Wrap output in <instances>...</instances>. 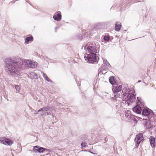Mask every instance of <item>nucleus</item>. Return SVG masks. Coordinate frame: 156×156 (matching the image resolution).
Wrapping results in <instances>:
<instances>
[{
  "label": "nucleus",
  "mask_w": 156,
  "mask_h": 156,
  "mask_svg": "<svg viewBox=\"0 0 156 156\" xmlns=\"http://www.w3.org/2000/svg\"><path fill=\"white\" fill-rule=\"evenodd\" d=\"M85 60L90 63H97L99 58L97 56L96 54L89 53L84 56Z\"/></svg>",
  "instance_id": "nucleus-3"
},
{
  "label": "nucleus",
  "mask_w": 156,
  "mask_h": 156,
  "mask_svg": "<svg viewBox=\"0 0 156 156\" xmlns=\"http://www.w3.org/2000/svg\"><path fill=\"white\" fill-rule=\"evenodd\" d=\"M144 140L143 135L141 133H140L136 136L135 139V141L136 143V145L138 146L140 142Z\"/></svg>",
  "instance_id": "nucleus-10"
},
{
  "label": "nucleus",
  "mask_w": 156,
  "mask_h": 156,
  "mask_svg": "<svg viewBox=\"0 0 156 156\" xmlns=\"http://www.w3.org/2000/svg\"><path fill=\"white\" fill-rule=\"evenodd\" d=\"M126 98H127L126 100V105H127L126 106H129V103H131L133 102L135 99V96L133 94L129 93V94L127 95Z\"/></svg>",
  "instance_id": "nucleus-6"
},
{
  "label": "nucleus",
  "mask_w": 156,
  "mask_h": 156,
  "mask_svg": "<svg viewBox=\"0 0 156 156\" xmlns=\"http://www.w3.org/2000/svg\"><path fill=\"white\" fill-rule=\"evenodd\" d=\"M121 27V23L119 22H117L116 23L115 26V30L116 31H119Z\"/></svg>",
  "instance_id": "nucleus-17"
},
{
  "label": "nucleus",
  "mask_w": 156,
  "mask_h": 156,
  "mask_svg": "<svg viewBox=\"0 0 156 156\" xmlns=\"http://www.w3.org/2000/svg\"><path fill=\"white\" fill-rule=\"evenodd\" d=\"M115 85H117L116 83L114 85H113V88H112V91L115 94L121 91L122 88V86L121 85H117L116 86Z\"/></svg>",
  "instance_id": "nucleus-12"
},
{
  "label": "nucleus",
  "mask_w": 156,
  "mask_h": 156,
  "mask_svg": "<svg viewBox=\"0 0 156 156\" xmlns=\"http://www.w3.org/2000/svg\"><path fill=\"white\" fill-rule=\"evenodd\" d=\"M139 1H137V2H139ZM140 2H141L140 1Z\"/></svg>",
  "instance_id": "nucleus-35"
},
{
  "label": "nucleus",
  "mask_w": 156,
  "mask_h": 156,
  "mask_svg": "<svg viewBox=\"0 0 156 156\" xmlns=\"http://www.w3.org/2000/svg\"><path fill=\"white\" fill-rule=\"evenodd\" d=\"M100 47V45L97 42H89L84 48L87 53L96 54L99 50Z\"/></svg>",
  "instance_id": "nucleus-2"
},
{
  "label": "nucleus",
  "mask_w": 156,
  "mask_h": 156,
  "mask_svg": "<svg viewBox=\"0 0 156 156\" xmlns=\"http://www.w3.org/2000/svg\"><path fill=\"white\" fill-rule=\"evenodd\" d=\"M41 73L43 75V77L44 79L46 77H46L47 76V75L45 74L44 73H43V72H41Z\"/></svg>",
  "instance_id": "nucleus-29"
},
{
  "label": "nucleus",
  "mask_w": 156,
  "mask_h": 156,
  "mask_svg": "<svg viewBox=\"0 0 156 156\" xmlns=\"http://www.w3.org/2000/svg\"><path fill=\"white\" fill-rule=\"evenodd\" d=\"M103 64L101 66V69L106 70L110 69L111 66L107 60H103Z\"/></svg>",
  "instance_id": "nucleus-8"
},
{
  "label": "nucleus",
  "mask_w": 156,
  "mask_h": 156,
  "mask_svg": "<svg viewBox=\"0 0 156 156\" xmlns=\"http://www.w3.org/2000/svg\"><path fill=\"white\" fill-rule=\"evenodd\" d=\"M109 81L112 85L116 83V82L114 76H111L109 78Z\"/></svg>",
  "instance_id": "nucleus-22"
},
{
  "label": "nucleus",
  "mask_w": 156,
  "mask_h": 156,
  "mask_svg": "<svg viewBox=\"0 0 156 156\" xmlns=\"http://www.w3.org/2000/svg\"><path fill=\"white\" fill-rule=\"evenodd\" d=\"M120 95L119 94H118V93H116L115 94L114 93L113 97L111 98V100L113 101H117V98H120Z\"/></svg>",
  "instance_id": "nucleus-18"
},
{
  "label": "nucleus",
  "mask_w": 156,
  "mask_h": 156,
  "mask_svg": "<svg viewBox=\"0 0 156 156\" xmlns=\"http://www.w3.org/2000/svg\"><path fill=\"white\" fill-rule=\"evenodd\" d=\"M4 63L5 71L9 76L19 75V70L23 63L27 67L32 68H34L35 65L30 59H25L22 62L21 59H15L10 57L5 58Z\"/></svg>",
  "instance_id": "nucleus-1"
},
{
  "label": "nucleus",
  "mask_w": 156,
  "mask_h": 156,
  "mask_svg": "<svg viewBox=\"0 0 156 156\" xmlns=\"http://www.w3.org/2000/svg\"><path fill=\"white\" fill-rule=\"evenodd\" d=\"M25 44H28L29 43V41H32L33 40V37L32 36L27 37L25 39Z\"/></svg>",
  "instance_id": "nucleus-16"
},
{
  "label": "nucleus",
  "mask_w": 156,
  "mask_h": 156,
  "mask_svg": "<svg viewBox=\"0 0 156 156\" xmlns=\"http://www.w3.org/2000/svg\"><path fill=\"white\" fill-rule=\"evenodd\" d=\"M149 140L151 146L153 147L155 146V138L152 136H151L149 138Z\"/></svg>",
  "instance_id": "nucleus-15"
},
{
  "label": "nucleus",
  "mask_w": 156,
  "mask_h": 156,
  "mask_svg": "<svg viewBox=\"0 0 156 156\" xmlns=\"http://www.w3.org/2000/svg\"><path fill=\"white\" fill-rule=\"evenodd\" d=\"M0 142L5 145H11L13 143L12 141L5 137H2L0 138Z\"/></svg>",
  "instance_id": "nucleus-11"
},
{
  "label": "nucleus",
  "mask_w": 156,
  "mask_h": 156,
  "mask_svg": "<svg viewBox=\"0 0 156 156\" xmlns=\"http://www.w3.org/2000/svg\"><path fill=\"white\" fill-rule=\"evenodd\" d=\"M18 0H16V1H14V0L12 1V2H9V4H10L11 3H14L16 1H18Z\"/></svg>",
  "instance_id": "nucleus-30"
},
{
  "label": "nucleus",
  "mask_w": 156,
  "mask_h": 156,
  "mask_svg": "<svg viewBox=\"0 0 156 156\" xmlns=\"http://www.w3.org/2000/svg\"><path fill=\"white\" fill-rule=\"evenodd\" d=\"M30 78L32 79H38V76L36 73H31L30 74Z\"/></svg>",
  "instance_id": "nucleus-21"
},
{
  "label": "nucleus",
  "mask_w": 156,
  "mask_h": 156,
  "mask_svg": "<svg viewBox=\"0 0 156 156\" xmlns=\"http://www.w3.org/2000/svg\"><path fill=\"white\" fill-rule=\"evenodd\" d=\"M44 79L45 80H46L48 82L50 83L52 82V81L49 78H48L47 76V77L46 76V77Z\"/></svg>",
  "instance_id": "nucleus-26"
},
{
  "label": "nucleus",
  "mask_w": 156,
  "mask_h": 156,
  "mask_svg": "<svg viewBox=\"0 0 156 156\" xmlns=\"http://www.w3.org/2000/svg\"><path fill=\"white\" fill-rule=\"evenodd\" d=\"M37 96H34V98L35 99L36 101L39 102V99H38V96L37 95Z\"/></svg>",
  "instance_id": "nucleus-28"
},
{
  "label": "nucleus",
  "mask_w": 156,
  "mask_h": 156,
  "mask_svg": "<svg viewBox=\"0 0 156 156\" xmlns=\"http://www.w3.org/2000/svg\"><path fill=\"white\" fill-rule=\"evenodd\" d=\"M41 111V110L40 109V110H39V111Z\"/></svg>",
  "instance_id": "nucleus-38"
},
{
  "label": "nucleus",
  "mask_w": 156,
  "mask_h": 156,
  "mask_svg": "<svg viewBox=\"0 0 156 156\" xmlns=\"http://www.w3.org/2000/svg\"><path fill=\"white\" fill-rule=\"evenodd\" d=\"M88 152H89L90 153H91V154H94L93 153V152H91V151H88Z\"/></svg>",
  "instance_id": "nucleus-33"
},
{
  "label": "nucleus",
  "mask_w": 156,
  "mask_h": 156,
  "mask_svg": "<svg viewBox=\"0 0 156 156\" xmlns=\"http://www.w3.org/2000/svg\"><path fill=\"white\" fill-rule=\"evenodd\" d=\"M58 13H55L53 16V19L57 21H59L61 20L62 15L61 13L60 12H57Z\"/></svg>",
  "instance_id": "nucleus-14"
},
{
  "label": "nucleus",
  "mask_w": 156,
  "mask_h": 156,
  "mask_svg": "<svg viewBox=\"0 0 156 156\" xmlns=\"http://www.w3.org/2000/svg\"><path fill=\"white\" fill-rule=\"evenodd\" d=\"M51 150L50 149H48L46 148L42 147H40V153H43L44 152H47L48 151L51 152Z\"/></svg>",
  "instance_id": "nucleus-20"
},
{
  "label": "nucleus",
  "mask_w": 156,
  "mask_h": 156,
  "mask_svg": "<svg viewBox=\"0 0 156 156\" xmlns=\"http://www.w3.org/2000/svg\"><path fill=\"white\" fill-rule=\"evenodd\" d=\"M37 112H39V110H38V111H37Z\"/></svg>",
  "instance_id": "nucleus-37"
},
{
  "label": "nucleus",
  "mask_w": 156,
  "mask_h": 156,
  "mask_svg": "<svg viewBox=\"0 0 156 156\" xmlns=\"http://www.w3.org/2000/svg\"><path fill=\"white\" fill-rule=\"evenodd\" d=\"M133 111L137 114H140L141 112V108H132Z\"/></svg>",
  "instance_id": "nucleus-19"
},
{
  "label": "nucleus",
  "mask_w": 156,
  "mask_h": 156,
  "mask_svg": "<svg viewBox=\"0 0 156 156\" xmlns=\"http://www.w3.org/2000/svg\"><path fill=\"white\" fill-rule=\"evenodd\" d=\"M136 103V105L134 107H144L145 104L143 101H141V98L138 97L137 98Z\"/></svg>",
  "instance_id": "nucleus-13"
},
{
  "label": "nucleus",
  "mask_w": 156,
  "mask_h": 156,
  "mask_svg": "<svg viewBox=\"0 0 156 156\" xmlns=\"http://www.w3.org/2000/svg\"><path fill=\"white\" fill-rule=\"evenodd\" d=\"M153 118L149 119V121H147L146 119L144 120V125L146 127V128L149 129L152 128L153 126H154L155 124L154 122L152 120Z\"/></svg>",
  "instance_id": "nucleus-5"
},
{
  "label": "nucleus",
  "mask_w": 156,
  "mask_h": 156,
  "mask_svg": "<svg viewBox=\"0 0 156 156\" xmlns=\"http://www.w3.org/2000/svg\"><path fill=\"white\" fill-rule=\"evenodd\" d=\"M57 27H56L55 28V32H57Z\"/></svg>",
  "instance_id": "nucleus-32"
},
{
  "label": "nucleus",
  "mask_w": 156,
  "mask_h": 156,
  "mask_svg": "<svg viewBox=\"0 0 156 156\" xmlns=\"http://www.w3.org/2000/svg\"><path fill=\"white\" fill-rule=\"evenodd\" d=\"M33 151L36 153L39 152V146H36L34 147Z\"/></svg>",
  "instance_id": "nucleus-23"
},
{
  "label": "nucleus",
  "mask_w": 156,
  "mask_h": 156,
  "mask_svg": "<svg viewBox=\"0 0 156 156\" xmlns=\"http://www.w3.org/2000/svg\"><path fill=\"white\" fill-rule=\"evenodd\" d=\"M123 87L122 90V95L124 97L130 93V90L127 84L124 85Z\"/></svg>",
  "instance_id": "nucleus-9"
},
{
  "label": "nucleus",
  "mask_w": 156,
  "mask_h": 156,
  "mask_svg": "<svg viewBox=\"0 0 156 156\" xmlns=\"http://www.w3.org/2000/svg\"><path fill=\"white\" fill-rule=\"evenodd\" d=\"M87 144L85 142H83L81 144V146L82 147H85L86 146Z\"/></svg>",
  "instance_id": "nucleus-27"
},
{
  "label": "nucleus",
  "mask_w": 156,
  "mask_h": 156,
  "mask_svg": "<svg viewBox=\"0 0 156 156\" xmlns=\"http://www.w3.org/2000/svg\"><path fill=\"white\" fill-rule=\"evenodd\" d=\"M15 88L16 90L18 91H19L20 90V87L18 85H15Z\"/></svg>",
  "instance_id": "nucleus-25"
},
{
  "label": "nucleus",
  "mask_w": 156,
  "mask_h": 156,
  "mask_svg": "<svg viewBox=\"0 0 156 156\" xmlns=\"http://www.w3.org/2000/svg\"><path fill=\"white\" fill-rule=\"evenodd\" d=\"M142 114L145 116H147L148 119L153 118V112L148 108H144L142 111Z\"/></svg>",
  "instance_id": "nucleus-4"
},
{
  "label": "nucleus",
  "mask_w": 156,
  "mask_h": 156,
  "mask_svg": "<svg viewBox=\"0 0 156 156\" xmlns=\"http://www.w3.org/2000/svg\"><path fill=\"white\" fill-rule=\"evenodd\" d=\"M103 39L105 41L108 42L109 41L110 37L108 36L105 35L104 36Z\"/></svg>",
  "instance_id": "nucleus-24"
},
{
  "label": "nucleus",
  "mask_w": 156,
  "mask_h": 156,
  "mask_svg": "<svg viewBox=\"0 0 156 156\" xmlns=\"http://www.w3.org/2000/svg\"><path fill=\"white\" fill-rule=\"evenodd\" d=\"M48 154H46V155H48Z\"/></svg>",
  "instance_id": "nucleus-36"
},
{
  "label": "nucleus",
  "mask_w": 156,
  "mask_h": 156,
  "mask_svg": "<svg viewBox=\"0 0 156 156\" xmlns=\"http://www.w3.org/2000/svg\"><path fill=\"white\" fill-rule=\"evenodd\" d=\"M141 82V81L140 80H138V82L140 83Z\"/></svg>",
  "instance_id": "nucleus-34"
},
{
  "label": "nucleus",
  "mask_w": 156,
  "mask_h": 156,
  "mask_svg": "<svg viewBox=\"0 0 156 156\" xmlns=\"http://www.w3.org/2000/svg\"><path fill=\"white\" fill-rule=\"evenodd\" d=\"M79 36L80 37L78 38V39L81 40L82 39V36L81 35V34Z\"/></svg>",
  "instance_id": "nucleus-31"
},
{
  "label": "nucleus",
  "mask_w": 156,
  "mask_h": 156,
  "mask_svg": "<svg viewBox=\"0 0 156 156\" xmlns=\"http://www.w3.org/2000/svg\"><path fill=\"white\" fill-rule=\"evenodd\" d=\"M125 111V116L128 121L131 122L133 120H135L134 116L131 114V112L129 110H126Z\"/></svg>",
  "instance_id": "nucleus-7"
}]
</instances>
